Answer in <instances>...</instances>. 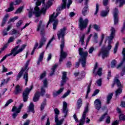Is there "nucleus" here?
<instances>
[{"label":"nucleus","mask_w":125,"mask_h":125,"mask_svg":"<svg viewBox=\"0 0 125 125\" xmlns=\"http://www.w3.org/2000/svg\"><path fill=\"white\" fill-rule=\"evenodd\" d=\"M10 29H11V25H9L7 29L5 28L2 32L3 36H7V32H8Z\"/></svg>","instance_id":"obj_35"},{"label":"nucleus","mask_w":125,"mask_h":125,"mask_svg":"<svg viewBox=\"0 0 125 125\" xmlns=\"http://www.w3.org/2000/svg\"><path fill=\"white\" fill-rule=\"evenodd\" d=\"M85 37V34H83L82 35V36L80 37V42L81 44L82 45H83L84 43V38Z\"/></svg>","instance_id":"obj_32"},{"label":"nucleus","mask_w":125,"mask_h":125,"mask_svg":"<svg viewBox=\"0 0 125 125\" xmlns=\"http://www.w3.org/2000/svg\"><path fill=\"white\" fill-rule=\"evenodd\" d=\"M46 73L45 71H44L43 73H42L41 75H40V80H42L44 77H45Z\"/></svg>","instance_id":"obj_60"},{"label":"nucleus","mask_w":125,"mask_h":125,"mask_svg":"<svg viewBox=\"0 0 125 125\" xmlns=\"http://www.w3.org/2000/svg\"><path fill=\"white\" fill-rule=\"evenodd\" d=\"M12 102H13V99H10L8 100L7 101L6 103L4 105V107H7V106H8V105L9 104H10V103H12Z\"/></svg>","instance_id":"obj_50"},{"label":"nucleus","mask_w":125,"mask_h":125,"mask_svg":"<svg viewBox=\"0 0 125 125\" xmlns=\"http://www.w3.org/2000/svg\"><path fill=\"white\" fill-rule=\"evenodd\" d=\"M77 109H80L82 107V105H83V99L82 98H80L77 102Z\"/></svg>","instance_id":"obj_29"},{"label":"nucleus","mask_w":125,"mask_h":125,"mask_svg":"<svg viewBox=\"0 0 125 125\" xmlns=\"http://www.w3.org/2000/svg\"><path fill=\"white\" fill-rule=\"evenodd\" d=\"M85 77V72L84 71H83L80 75H79V79L82 80Z\"/></svg>","instance_id":"obj_47"},{"label":"nucleus","mask_w":125,"mask_h":125,"mask_svg":"<svg viewBox=\"0 0 125 125\" xmlns=\"http://www.w3.org/2000/svg\"><path fill=\"white\" fill-rule=\"evenodd\" d=\"M120 121H125V116L124 114H120L119 116Z\"/></svg>","instance_id":"obj_57"},{"label":"nucleus","mask_w":125,"mask_h":125,"mask_svg":"<svg viewBox=\"0 0 125 125\" xmlns=\"http://www.w3.org/2000/svg\"><path fill=\"white\" fill-rule=\"evenodd\" d=\"M108 41V45L107 47L106 48H103L101 51L98 54V56H101L102 55L103 59L109 56V51L111 50V48H112V45H111V43H112V40Z\"/></svg>","instance_id":"obj_5"},{"label":"nucleus","mask_w":125,"mask_h":125,"mask_svg":"<svg viewBox=\"0 0 125 125\" xmlns=\"http://www.w3.org/2000/svg\"><path fill=\"white\" fill-rule=\"evenodd\" d=\"M98 93H99V90L96 89L92 95V96H95V95H97Z\"/></svg>","instance_id":"obj_63"},{"label":"nucleus","mask_w":125,"mask_h":125,"mask_svg":"<svg viewBox=\"0 0 125 125\" xmlns=\"http://www.w3.org/2000/svg\"><path fill=\"white\" fill-rule=\"evenodd\" d=\"M88 112V106H86L84 110L81 119L79 121V124L77 125H83L85 122V118H86V114Z\"/></svg>","instance_id":"obj_8"},{"label":"nucleus","mask_w":125,"mask_h":125,"mask_svg":"<svg viewBox=\"0 0 125 125\" xmlns=\"http://www.w3.org/2000/svg\"><path fill=\"white\" fill-rule=\"evenodd\" d=\"M33 13H34V14H35V15L36 16V17H39L41 16V14H42V13H41V14H40V15L39 16H37L36 15V14H35V8H34V11L33 12H32V11H29V12L28 13V17L29 18H31L32 16H33Z\"/></svg>","instance_id":"obj_45"},{"label":"nucleus","mask_w":125,"mask_h":125,"mask_svg":"<svg viewBox=\"0 0 125 125\" xmlns=\"http://www.w3.org/2000/svg\"><path fill=\"white\" fill-rule=\"evenodd\" d=\"M113 97V93L109 94L106 98L107 101H106V103L107 104H110V101H111V99H112Z\"/></svg>","instance_id":"obj_36"},{"label":"nucleus","mask_w":125,"mask_h":125,"mask_svg":"<svg viewBox=\"0 0 125 125\" xmlns=\"http://www.w3.org/2000/svg\"><path fill=\"white\" fill-rule=\"evenodd\" d=\"M109 7L107 6L106 7V11H102L101 12V16L102 17H106L107 15H108V13H109Z\"/></svg>","instance_id":"obj_25"},{"label":"nucleus","mask_w":125,"mask_h":125,"mask_svg":"<svg viewBox=\"0 0 125 125\" xmlns=\"http://www.w3.org/2000/svg\"><path fill=\"white\" fill-rule=\"evenodd\" d=\"M92 81L90 82V84L88 86L87 90V94H88L90 92V86H91V83Z\"/></svg>","instance_id":"obj_58"},{"label":"nucleus","mask_w":125,"mask_h":125,"mask_svg":"<svg viewBox=\"0 0 125 125\" xmlns=\"http://www.w3.org/2000/svg\"><path fill=\"white\" fill-rule=\"evenodd\" d=\"M114 83H116L117 86L118 88L123 87V85H122V83H121V82H120V80H119V79H115L114 80Z\"/></svg>","instance_id":"obj_37"},{"label":"nucleus","mask_w":125,"mask_h":125,"mask_svg":"<svg viewBox=\"0 0 125 125\" xmlns=\"http://www.w3.org/2000/svg\"><path fill=\"white\" fill-rule=\"evenodd\" d=\"M87 0H85L86 2L85 3V5L86 6H85V7H84V8L82 10V13L83 16H85V15H87V12H88V6L86 5V4H87ZM83 0H79V1L81 3V2H83Z\"/></svg>","instance_id":"obj_16"},{"label":"nucleus","mask_w":125,"mask_h":125,"mask_svg":"<svg viewBox=\"0 0 125 125\" xmlns=\"http://www.w3.org/2000/svg\"><path fill=\"white\" fill-rule=\"evenodd\" d=\"M70 93H71V91L68 90L65 93H64V94L63 95V96L62 97V98H66L68 95H70Z\"/></svg>","instance_id":"obj_48"},{"label":"nucleus","mask_w":125,"mask_h":125,"mask_svg":"<svg viewBox=\"0 0 125 125\" xmlns=\"http://www.w3.org/2000/svg\"><path fill=\"white\" fill-rule=\"evenodd\" d=\"M93 28L97 32H100L101 31V28L99 25L95 24L93 25Z\"/></svg>","instance_id":"obj_39"},{"label":"nucleus","mask_w":125,"mask_h":125,"mask_svg":"<svg viewBox=\"0 0 125 125\" xmlns=\"http://www.w3.org/2000/svg\"><path fill=\"white\" fill-rule=\"evenodd\" d=\"M33 89V85L30 86V88H25L24 91L22 94V97L23 99L24 102H27L28 100L29 93H30L31 90Z\"/></svg>","instance_id":"obj_9"},{"label":"nucleus","mask_w":125,"mask_h":125,"mask_svg":"<svg viewBox=\"0 0 125 125\" xmlns=\"http://www.w3.org/2000/svg\"><path fill=\"white\" fill-rule=\"evenodd\" d=\"M9 16L8 15H5L3 19L1 26H3L4 25H5V22H6V20H7V18H8Z\"/></svg>","instance_id":"obj_40"},{"label":"nucleus","mask_w":125,"mask_h":125,"mask_svg":"<svg viewBox=\"0 0 125 125\" xmlns=\"http://www.w3.org/2000/svg\"><path fill=\"white\" fill-rule=\"evenodd\" d=\"M94 104L95 108L98 111H99L101 109V101H100L99 99H96L94 102Z\"/></svg>","instance_id":"obj_21"},{"label":"nucleus","mask_w":125,"mask_h":125,"mask_svg":"<svg viewBox=\"0 0 125 125\" xmlns=\"http://www.w3.org/2000/svg\"><path fill=\"white\" fill-rule=\"evenodd\" d=\"M123 60L122 62L117 66V69H119L121 67H122V71L125 72V66L123 65V64L125 63V55H123Z\"/></svg>","instance_id":"obj_22"},{"label":"nucleus","mask_w":125,"mask_h":125,"mask_svg":"<svg viewBox=\"0 0 125 125\" xmlns=\"http://www.w3.org/2000/svg\"><path fill=\"white\" fill-rule=\"evenodd\" d=\"M55 122L56 124V125H61L63 124V119H61L60 120H58V116H56L55 117Z\"/></svg>","instance_id":"obj_28"},{"label":"nucleus","mask_w":125,"mask_h":125,"mask_svg":"<svg viewBox=\"0 0 125 125\" xmlns=\"http://www.w3.org/2000/svg\"><path fill=\"white\" fill-rule=\"evenodd\" d=\"M8 47V43L5 44L3 45V46L1 48V49L0 50V53H1L2 52L5 50V49H6V48H7Z\"/></svg>","instance_id":"obj_42"},{"label":"nucleus","mask_w":125,"mask_h":125,"mask_svg":"<svg viewBox=\"0 0 125 125\" xmlns=\"http://www.w3.org/2000/svg\"><path fill=\"white\" fill-rule=\"evenodd\" d=\"M44 0L43 2H41V3H43V4L42 9L41 10H40V11H41V14L42 13L43 14H45L46 10L47 9V8H48V7H49V6H50V5H51V4H52V2H51V1L49 0L47 3V5L44 4Z\"/></svg>","instance_id":"obj_12"},{"label":"nucleus","mask_w":125,"mask_h":125,"mask_svg":"<svg viewBox=\"0 0 125 125\" xmlns=\"http://www.w3.org/2000/svg\"><path fill=\"white\" fill-rule=\"evenodd\" d=\"M45 42H46V38H45V37H42L40 42L39 46L38 48H42L43 44L45 43Z\"/></svg>","instance_id":"obj_27"},{"label":"nucleus","mask_w":125,"mask_h":125,"mask_svg":"<svg viewBox=\"0 0 125 125\" xmlns=\"http://www.w3.org/2000/svg\"><path fill=\"white\" fill-rule=\"evenodd\" d=\"M66 3H67V0H62V6H59L56 11V15L55 13H53L52 15H51L49 17V21L47 25V27H48V25H49V23L50 22H54L53 24V30H56V27H57V25H58V20H57V17L60 14L61 12V10L64 9V8H66Z\"/></svg>","instance_id":"obj_2"},{"label":"nucleus","mask_w":125,"mask_h":125,"mask_svg":"<svg viewBox=\"0 0 125 125\" xmlns=\"http://www.w3.org/2000/svg\"><path fill=\"white\" fill-rule=\"evenodd\" d=\"M99 10V5L98 3H97L96 5V11L94 13V15H96L97 13H98V11Z\"/></svg>","instance_id":"obj_55"},{"label":"nucleus","mask_w":125,"mask_h":125,"mask_svg":"<svg viewBox=\"0 0 125 125\" xmlns=\"http://www.w3.org/2000/svg\"><path fill=\"white\" fill-rule=\"evenodd\" d=\"M42 2H43V0H37V2L36 3V6L35 7L34 13L36 16H40L41 15V11L39 6L42 4Z\"/></svg>","instance_id":"obj_11"},{"label":"nucleus","mask_w":125,"mask_h":125,"mask_svg":"<svg viewBox=\"0 0 125 125\" xmlns=\"http://www.w3.org/2000/svg\"><path fill=\"white\" fill-rule=\"evenodd\" d=\"M54 40H55V39L54 38V36H53L52 37V38H51V39L48 42V43L47 44V46H46V48H47L49 46V45H50L51 42H53V41H54Z\"/></svg>","instance_id":"obj_51"},{"label":"nucleus","mask_w":125,"mask_h":125,"mask_svg":"<svg viewBox=\"0 0 125 125\" xmlns=\"http://www.w3.org/2000/svg\"><path fill=\"white\" fill-rule=\"evenodd\" d=\"M22 23H23V21L20 20L19 21L18 23H17L16 24V26L18 28L19 27H20V26H21V25H22Z\"/></svg>","instance_id":"obj_61"},{"label":"nucleus","mask_w":125,"mask_h":125,"mask_svg":"<svg viewBox=\"0 0 125 125\" xmlns=\"http://www.w3.org/2000/svg\"><path fill=\"white\" fill-rule=\"evenodd\" d=\"M43 87H47V79H45L43 80Z\"/></svg>","instance_id":"obj_52"},{"label":"nucleus","mask_w":125,"mask_h":125,"mask_svg":"<svg viewBox=\"0 0 125 125\" xmlns=\"http://www.w3.org/2000/svg\"><path fill=\"white\" fill-rule=\"evenodd\" d=\"M8 56H10L9 54H7L6 55H5L2 58V59H1V60L0 61V63H1V62H2L3 61H4V60L5 59H6L7 57H8Z\"/></svg>","instance_id":"obj_56"},{"label":"nucleus","mask_w":125,"mask_h":125,"mask_svg":"<svg viewBox=\"0 0 125 125\" xmlns=\"http://www.w3.org/2000/svg\"><path fill=\"white\" fill-rule=\"evenodd\" d=\"M23 6H21L20 8H19L17 11L15 12V14H17L19 13H21L22 12V10H23Z\"/></svg>","instance_id":"obj_44"},{"label":"nucleus","mask_w":125,"mask_h":125,"mask_svg":"<svg viewBox=\"0 0 125 125\" xmlns=\"http://www.w3.org/2000/svg\"><path fill=\"white\" fill-rule=\"evenodd\" d=\"M29 64H30V60H28L26 63H25V68H22L21 71L18 73L17 77V80L18 81L21 77H22V75H23V73L25 72V74L23 75V80H25V85H27V83H28V72H27V71L29 70V68L28 67V66H29Z\"/></svg>","instance_id":"obj_3"},{"label":"nucleus","mask_w":125,"mask_h":125,"mask_svg":"<svg viewBox=\"0 0 125 125\" xmlns=\"http://www.w3.org/2000/svg\"><path fill=\"white\" fill-rule=\"evenodd\" d=\"M67 106H68V104H67L66 102H63L62 109V113L64 114L65 117L67 116V114L68 113V111H69V110L68 109V108H67Z\"/></svg>","instance_id":"obj_18"},{"label":"nucleus","mask_w":125,"mask_h":125,"mask_svg":"<svg viewBox=\"0 0 125 125\" xmlns=\"http://www.w3.org/2000/svg\"><path fill=\"white\" fill-rule=\"evenodd\" d=\"M93 51H94V47L92 46L89 49L88 52L90 54H91Z\"/></svg>","instance_id":"obj_59"},{"label":"nucleus","mask_w":125,"mask_h":125,"mask_svg":"<svg viewBox=\"0 0 125 125\" xmlns=\"http://www.w3.org/2000/svg\"><path fill=\"white\" fill-rule=\"evenodd\" d=\"M15 94L17 95V94H19L22 92V88L21 86L18 84L16 86L15 89Z\"/></svg>","instance_id":"obj_24"},{"label":"nucleus","mask_w":125,"mask_h":125,"mask_svg":"<svg viewBox=\"0 0 125 125\" xmlns=\"http://www.w3.org/2000/svg\"><path fill=\"white\" fill-rule=\"evenodd\" d=\"M38 46H39V43L36 42L35 43V46L34 47L33 50L32 51V52L31 53V55H33L34 53H35V49H37V47H38Z\"/></svg>","instance_id":"obj_49"},{"label":"nucleus","mask_w":125,"mask_h":125,"mask_svg":"<svg viewBox=\"0 0 125 125\" xmlns=\"http://www.w3.org/2000/svg\"><path fill=\"white\" fill-rule=\"evenodd\" d=\"M62 82L61 84V86H63L64 83H66L67 81L69 80V79L67 77V73L66 72H63L62 73Z\"/></svg>","instance_id":"obj_17"},{"label":"nucleus","mask_w":125,"mask_h":125,"mask_svg":"<svg viewBox=\"0 0 125 125\" xmlns=\"http://www.w3.org/2000/svg\"><path fill=\"white\" fill-rule=\"evenodd\" d=\"M45 93V89L43 88V87L41 88V93L40 92H37L33 97V101L34 102H37V101H39V99H40V95L42 96H43L44 95V93Z\"/></svg>","instance_id":"obj_10"},{"label":"nucleus","mask_w":125,"mask_h":125,"mask_svg":"<svg viewBox=\"0 0 125 125\" xmlns=\"http://www.w3.org/2000/svg\"><path fill=\"white\" fill-rule=\"evenodd\" d=\"M57 66H58V64H55L54 66H53L52 68H51V72L50 73V76H53L55 72V69L57 68Z\"/></svg>","instance_id":"obj_38"},{"label":"nucleus","mask_w":125,"mask_h":125,"mask_svg":"<svg viewBox=\"0 0 125 125\" xmlns=\"http://www.w3.org/2000/svg\"><path fill=\"white\" fill-rule=\"evenodd\" d=\"M31 121L29 120H27L24 122L23 125H29Z\"/></svg>","instance_id":"obj_64"},{"label":"nucleus","mask_w":125,"mask_h":125,"mask_svg":"<svg viewBox=\"0 0 125 125\" xmlns=\"http://www.w3.org/2000/svg\"><path fill=\"white\" fill-rule=\"evenodd\" d=\"M97 84H98V86H101V85L102 84V79H100L96 82Z\"/></svg>","instance_id":"obj_54"},{"label":"nucleus","mask_w":125,"mask_h":125,"mask_svg":"<svg viewBox=\"0 0 125 125\" xmlns=\"http://www.w3.org/2000/svg\"><path fill=\"white\" fill-rule=\"evenodd\" d=\"M54 111L55 114H56L55 117V118L57 116H58V115H59L60 114V111L57 108H55Z\"/></svg>","instance_id":"obj_53"},{"label":"nucleus","mask_w":125,"mask_h":125,"mask_svg":"<svg viewBox=\"0 0 125 125\" xmlns=\"http://www.w3.org/2000/svg\"><path fill=\"white\" fill-rule=\"evenodd\" d=\"M27 46L26 44H22L21 46V47L19 48V45L16 46L11 50V52L9 53V55H10V56H13L14 57H15L17 54H19V53L22 52L24 49H25V48Z\"/></svg>","instance_id":"obj_6"},{"label":"nucleus","mask_w":125,"mask_h":125,"mask_svg":"<svg viewBox=\"0 0 125 125\" xmlns=\"http://www.w3.org/2000/svg\"><path fill=\"white\" fill-rule=\"evenodd\" d=\"M115 34H116V29L114 27H111L110 36L107 38V41H112L115 38Z\"/></svg>","instance_id":"obj_20"},{"label":"nucleus","mask_w":125,"mask_h":125,"mask_svg":"<svg viewBox=\"0 0 125 125\" xmlns=\"http://www.w3.org/2000/svg\"><path fill=\"white\" fill-rule=\"evenodd\" d=\"M97 63H96L93 70V74H94L95 76L98 75V76H100L102 74V68H99L97 73H96V69H97Z\"/></svg>","instance_id":"obj_19"},{"label":"nucleus","mask_w":125,"mask_h":125,"mask_svg":"<svg viewBox=\"0 0 125 125\" xmlns=\"http://www.w3.org/2000/svg\"><path fill=\"white\" fill-rule=\"evenodd\" d=\"M22 2V0H15V2H12L10 4V7L6 10V12H10V11H13L14 10V7H13V5H18V4H20Z\"/></svg>","instance_id":"obj_13"},{"label":"nucleus","mask_w":125,"mask_h":125,"mask_svg":"<svg viewBox=\"0 0 125 125\" xmlns=\"http://www.w3.org/2000/svg\"><path fill=\"white\" fill-rule=\"evenodd\" d=\"M46 105V100H44V101L41 104V110H43L44 109V106Z\"/></svg>","instance_id":"obj_46"},{"label":"nucleus","mask_w":125,"mask_h":125,"mask_svg":"<svg viewBox=\"0 0 125 125\" xmlns=\"http://www.w3.org/2000/svg\"><path fill=\"white\" fill-rule=\"evenodd\" d=\"M34 108H35V106L32 103H30L29 106H28V112H32L34 113L35 111L34 110Z\"/></svg>","instance_id":"obj_33"},{"label":"nucleus","mask_w":125,"mask_h":125,"mask_svg":"<svg viewBox=\"0 0 125 125\" xmlns=\"http://www.w3.org/2000/svg\"><path fill=\"white\" fill-rule=\"evenodd\" d=\"M14 37H10L9 40H8V43H10V42H13L14 41Z\"/></svg>","instance_id":"obj_62"},{"label":"nucleus","mask_w":125,"mask_h":125,"mask_svg":"<svg viewBox=\"0 0 125 125\" xmlns=\"http://www.w3.org/2000/svg\"><path fill=\"white\" fill-rule=\"evenodd\" d=\"M10 80V78H7L6 79H3L1 81L0 87L2 86V85H4V84H6L8 82H9V80Z\"/></svg>","instance_id":"obj_34"},{"label":"nucleus","mask_w":125,"mask_h":125,"mask_svg":"<svg viewBox=\"0 0 125 125\" xmlns=\"http://www.w3.org/2000/svg\"><path fill=\"white\" fill-rule=\"evenodd\" d=\"M122 92H123V87L118 88L115 92L116 97H118L119 95L122 94Z\"/></svg>","instance_id":"obj_30"},{"label":"nucleus","mask_w":125,"mask_h":125,"mask_svg":"<svg viewBox=\"0 0 125 125\" xmlns=\"http://www.w3.org/2000/svg\"><path fill=\"white\" fill-rule=\"evenodd\" d=\"M79 54L81 56V59L79 60L82 65L83 67H85V64H86V57L88 55V52L87 51H84L83 48H79Z\"/></svg>","instance_id":"obj_4"},{"label":"nucleus","mask_w":125,"mask_h":125,"mask_svg":"<svg viewBox=\"0 0 125 125\" xmlns=\"http://www.w3.org/2000/svg\"><path fill=\"white\" fill-rule=\"evenodd\" d=\"M89 21L88 19L86 18L84 20L83 18H80L79 21V27L80 30L81 31H83L84 29L86 28L87 25H88V22Z\"/></svg>","instance_id":"obj_7"},{"label":"nucleus","mask_w":125,"mask_h":125,"mask_svg":"<svg viewBox=\"0 0 125 125\" xmlns=\"http://www.w3.org/2000/svg\"><path fill=\"white\" fill-rule=\"evenodd\" d=\"M119 11L115 8L113 10V17H114V25H118L119 24Z\"/></svg>","instance_id":"obj_14"},{"label":"nucleus","mask_w":125,"mask_h":125,"mask_svg":"<svg viewBox=\"0 0 125 125\" xmlns=\"http://www.w3.org/2000/svg\"><path fill=\"white\" fill-rule=\"evenodd\" d=\"M37 31L40 32L41 35H43L44 34V25L42 24V21H40L39 24L37 26Z\"/></svg>","instance_id":"obj_15"},{"label":"nucleus","mask_w":125,"mask_h":125,"mask_svg":"<svg viewBox=\"0 0 125 125\" xmlns=\"http://www.w3.org/2000/svg\"><path fill=\"white\" fill-rule=\"evenodd\" d=\"M117 65V61L116 60H113L111 62V68H115Z\"/></svg>","instance_id":"obj_41"},{"label":"nucleus","mask_w":125,"mask_h":125,"mask_svg":"<svg viewBox=\"0 0 125 125\" xmlns=\"http://www.w3.org/2000/svg\"><path fill=\"white\" fill-rule=\"evenodd\" d=\"M43 55H44V52H42L41 53L40 55L39 58L38 59V61L37 62V64L38 65H40L41 64V62L42 61V60L43 59Z\"/></svg>","instance_id":"obj_31"},{"label":"nucleus","mask_w":125,"mask_h":125,"mask_svg":"<svg viewBox=\"0 0 125 125\" xmlns=\"http://www.w3.org/2000/svg\"><path fill=\"white\" fill-rule=\"evenodd\" d=\"M23 104H21L19 106V108H17L16 106H14L12 109V112H17V113H19L21 111V109L23 107Z\"/></svg>","instance_id":"obj_23"},{"label":"nucleus","mask_w":125,"mask_h":125,"mask_svg":"<svg viewBox=\"0 0 125 125\" xmlns=\"http://www.w3.org/2000/svg\"><path fill=\"white\" fill-rule=\"evenodd\" d=\"M119 42H117L114 48V53L115 54H116V53H117V51H118V47H119Z\"/></svg>","instance_id":"obj_43"},{"label":"nucleus","mask_w":125,"mask_h":125,"mask_svg":"<svg viewBox=\"0 0 125 125\" xmlns=\"http://www.w3.org/2000/svg\"><path fill=\"white\" fill-rule=\"evenodd\" d=\"M67 31V27H64L60 29L57 32V36L58 40H60L62 39L61 44V56L60 57L59 62H62L63 59H65L67 57V53L63 51V48L65 47V35H66V32Z\"/></svg>","instance_id":"obj_1"},{"label":"nucleus","mask_w":125,"mask_h":125,"mask_svg":"<svg viewBox=\"0 0 125 125\" xmlns=\"http://www.w3.org/2000/svg\"><path fill=\"white\" fill-rule=\"evenodd\" d=\"M63 90H64V88H61L58 91L53 92V97H56V96H58V95H59V94H61V93H62Z\"/></svg>","instance_id":"obj_26"}]
</instances>
